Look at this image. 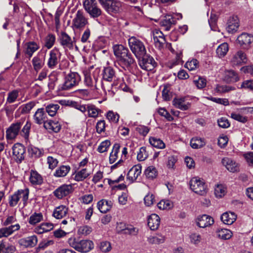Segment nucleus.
<instances>
[{"instance_id":"f257e3e1","label":"nucleus","mask_w":253,"mask_h":253,"mask_svg":"<svg viewBox=\"0 0 253 253\" xmlns=\"http://www.w3.org/2000/svg\"><path fill=\"white\" fill-rule=\"evenodd\" d=\"M113 48L118 64L125 70L132 69L135 62L128 49L122 44H116Z\"/></svg>"},{"instance_id":"f03ea898","label":"nucleus","mask_w":253,"mask_h":253,"mask_svg":"<svg viewBox=\"0 0 253 253\" xmlns=\"http://www.w3.org/2000/svg\"><path fill=\"white\" fill-rule=\"evenodd\" d=\"M29 189L25 188L20 189L15 191L8 197V204L10 207H14L17 205L21 199L23 207H24L27 205V201L29 198Z\"/></svg>"},{"instance_id":"7ed1b4c3","label":"nucleus","mask_w":253,"mask_h":253,"mask_svg":"<svg viewBox=\"0 0 253 253\" xmlns=\"http://www.w3.org/2000/svg\"><path fill=\"white\" fill-rule=\"evenodd\" d=\"M68 242L71 247L81 253H87L94 248V244L90 240L77 241L75 238L72 237L68 239Z\"/></svg>"},{"instance_id":"20e7f679","label":"nucleus","mask_w":253,"mask_h":253,"mask_svg":"<svg viewBox=\"0 0 253 253\" xmlns=\"http://www.w3.org/2000/svg\"><path fill=\"white\" fill-rule=\"evenodd\" d=\"M128 44L132 53L137 59L146 53V49L144 43L135 37H131L128 39Z\"/></svg>"},{"instance_id":"39448f33","label":"nucleus","mask_w":253,"mask_h":253,"mask_svg":"<svg viewBox=\"0 0 253 253\" xmlns=\"http://www.w3.org/2000/svg\"><path fill=\"white\" fill-rule=\"evenodd\" d=\"M81 81L80 74L75 72H70L64 78V82L60 86L61 90H69L78 85Z\"/></svg>"},{"instance_id":"423d86ee","label":"nucleus","mask_w":253,"mask_h":253,"mask_svg":"<svg viewBox=\"0 0 253 253\" xmlns=\"http://www.w3.org/2000/svg\"><path fill=\"white\" fill-rule=\"evenodd\" d=\"M83 6L91 18H97L102 14V11L96 0H84Z\"/></svg>"},{"instance_id":"0eeeda50","label":"nucleus","mask_w":253,"mask_h":253,"mask_svg":"<svg viewBox=\"0 0 253 253\" xmlns=\"http://www.w3.org/2000/svg\"><path fill=\"white\" fill-rule=\"evenodd\" d=\"M190 186L193 192L199 195L205 196L208 192V189L205 181L198 177H193L190 180Z\"/></svg>"},{"instance_id":"6e6552de","label":"nucleus","mask_w":253,"mask_h":253,"mask_svg":"<svg viewBox=\"0 0 253 253\" xmlns=\"http://www.w3.org/2000/svg\"><path fill=\"white\" fill-rule=\"evenodd\" d=\"M181 18L182 15L180 13L175 16L168 14L161 17L160 24L165 30L169 31L171 27L176 24L177 20Z\"/></svg>"},{"instance_id":"1a4fd4ad","label":"nucleus","mask_w":253,"mask_h":253,"mask_svg":"<svg viewBox=\"0 0 253 253\" xmlns=\"http://www.w3.org/2000/svg\"><path fill=\"white\" fill-rule=\"evenodd\" d=\"M25 121L24 119H21L12 123L6 131V138L8 140H12L16 138L20 131V130Z\"/></svg>"},{"instance_id":"9d476101","label":"nucleus","mask_w":253,"mask_h":253,"mask_svg":"<svg viewBox=\"0 0 253 253\" xmlns=\"http://www.w3.org/2000/svg\"><path fill=\"white\" fill-rule=\"evenodd\" d=\"M12 158L17 163L20 164L25 159L26 148L21 143H17L14 144L12 148Z\"/></svg>"},{"instance_id":"9b49d317","label":"nucleus","mask_w":253,"mask_h":253,"mask_svg":"<svg viewBox=\"0 0 253 253\" xmlns=\"http://www.w3.org/2000/svg\"><path fill=\"white\" fill-rule=\"evenodd\" d=\"M102 81L101 82V88L104 92L106 89L103 81L112 82L116 78V73L113 68L110 66L104 67L102 73Z\"/></svg>"},{"instance_id":"f8f14e48","label":"nucleus","mask_w":253,"mask_h":253,"mask_svg":"<svg viewBox=\"0 0 253 253\" xmlns=\"http://www.w3.org/2000/svg\"><path fill=\"white\" fill-rule=\"evenodd\" d=\"M139 65L143 70L146 71H152L156 66V62L154 58L149 55L144 54L140 59H138Z\"/></svg>"},{"instance_id":"ddd939ff","label":"nucleus","mask_w":253,"mask_h":253,"mask_svg":"<svg viewBox=\"0 0 253 253\" xmlns=\"http://www.w3.org/2000/svg\"><path fill=\"white\" fill-rule=\"evenodd\" d=\"M60 54L59 49L56 47L49 51L47 62V67L49 69H54L56 68L59 61Z\"/></svg>"},{"instance_id":"4468645a","label":"nucleus","mask_w":253,"mask_h":253,"mask_svg":"<svg viewBox=\"0 0 253 253\" xmlns=\"http://www.w3.org/2000/svg\"><path fill=\"white\" fill-rule=\"evenodd\" d=\"M73 191L72 184H63L54 191L53 194L58 199H62L72 193Z\"/></svg>"},{"instance_id":"2eb2a0df","label":"nucleus","mask_w":253,"mask_h":253,"mask_svg":"<svg viewBox=\"0 0 253 253\" xmlns=\"http://www.w3.org/2000/svg\"><path fill=\"white\" fill-rule=\"evenodd\" d=\"M73 39L75 40L74 38ZM58 41L64 49H73L75 41L72 40V38L66 32L62 31L60 33Z\"/></svg>"},{"instance_id":"dca6fc26","label":"nucleus","mask_w":253,"mask_h":253,"mask_svg":"<svg viewBox=\"0 0 253 253\" xmlns=\"http://www.w3.org/2000/svg\"><path fill=\"white\" fill-rule=\"evenodd\" d=\"M88 23L87 19L85 17L84 12L79 10L73 20V26L78 29L84 28Z\"/></svg>"},{"instance_id":"f3484780","label":"nucleus","mask_w":253,"mask_h":253,"mask_svg":"<svg viewBox=\"0 0 253 253\" xmlns=\"http://www.w3.org/2000/svg\"><path fill=\"white\" fill-rule=\"evenodd\" d=\"M122 2L119 0H111L104 10L109 14L112 15L120 12L121 10Z\"/></svg>"},{"instance_id":"a211bd4d","label":"nucleus","mask_w":253,"mask_h":253,"mask_svg":"<svg viewBox=\"0 0 253 253\" xmlns=\"http://www.w3.org/2000/svg\"><path fill=\"white\" fill-rule=\"evenodd\" d=\"M237 41L241 46L247 49L253 42V36L247 33H243L238 37Z\"/></svg>"},{"instance_id":"6ab92c4d","label":"nucleus","mask_w":253,"mask_h":253,"mask_svg":"<svg viewBox=\"0 0 253 253\" xmlns=\"http://www.w3.org/2000/svg\"><path fill=\"white\" fill-rule=\"evenodd\" d=\"M38 243V238L36 235H32L21 238L18 240V244L20 246L25 248H33Z\"/></svg>"},{"instance_id":"aec40b11","label":"nucleus","mask_w":253,"mask_h":253,"mask_svg":"<svg viewBox=\"0 0 253 253\" xmlns=\"http://www.w3.org/2000/svg\"><path fill=\"white\" fill-rule=\"evenodd\" d=\"M172 105L182 111H186L191 107V103L186 101L185 97L174 98L172 100Z\"/></svg>"},{"instance_id":"412c9836","label":"nucleus","mask_w":253,"mask_h":253,"mask_svg":"<svg viewBox=\"0 0 253 253\" xmlns=\"http://www.w3.org/2000/svg\"><path fill=\"white\" fill-rule=\"evenodd\" d=\"M40 48V45L34 41L28 42L25 43L24 52L29 58H31L33 54Z\"/></svg>"},{"instance_id":"4be33fe9","label":"nucleus","mask_w":253,"mask_h":253,"mask_svg":"<svg viewBox=\"0 0 253 253\" xmlns=\"http://www.w3.org/2000/svg\"><path fill=\"white\" fill-rule=\"evenodd\" d=\"M214 223L212 217L207 214L199 216L197 218V225L200 228H206Z\"/></svg>"},{"instance_id":"5701e85b","label":"nucleus","mask_w":253,"mask_h":253,"mask_svg":"<svg viewBox=\"0 0 253 253\" xmlns=\"http://www.w3.org/2000/svg\"><path fill=\"white\" fill-rule=\"evenodd\" d=\"M34 119L36 124L41 125L43 123V125H44V123L48 121L47 120L46 112L44 109H38L34 115Z\"/></svg>"},{"instance_id":"b1692460","label":"nucleus","mask_w":253,"mask_h":253,"mask_svg":"<svg viewBox=\"0 0 253 253\" xmlns=\"http://www.w3.org/2000/svg\"><path fill=\"white\" fill-rule=\"evenodd\" d=\"M246 55L241 50L238 51L231 59V62L233 66H238L247 62Z\"/></svg>"},{"instance_id":"393cba45","label":"nucleus","mask_w":253,"mask_h":253,"mask_svg":"<svg viewBox=\"0 0 253 253\" xmlns=\"http://www.w3.org/2000/svg\"><path fill=\"white\" fill-rule=\"evenodd\" d=\"M239 27V20L237 16L230 17L227 22V31L230 34L235 33Z\"/></svg>"},{"instance_id":"a878e982","label":"nucleus","mask_w":253,"mask_h":253,"mask_svg":"<svg viewBox=\"0 0 253 253\" xmlns=\"http://www.w3.org/2000/svg\"><path fill=\"white\" fill-rule=\"evenodd\" d=\"M20 226L19 224L11 225L8 227H3L0 229V239L2 237H7L12 234L15 231L20 229Z\"/></svg>"},{"instance_id":"bb28decb","label":"nucleus","mask_w":253,"mask_h":253,"mask_svg":"<svg viewBox=\"0 0 253 253\" xmlns=\"http://www.w3.org/2000/svg\"><path fill=\"white\" fill-rule=\"evenodd\" d=\"M43 127L50 133H58L61 129V125L58 121L48 120L47 122L44 123Z\"/></svg>"},{"instance_id":"cd10ccee","label":"nucleus","mask_w":253,"mask_h":253,"mask_svg":"<svg viewBox=\"0 0 253 253\" xmlns=\"http://www.w3.org/2000/svg\"><path fill=\"white\" fill-rule=\"evenodd\" d=\"M142 167L140 165L133 166L127 174V178L131 182L134 181L141 173Z\"/></svg>"},{"instance_id":"c85d7f7f","label":"nucleus","mask_w":253,"mask_h":253,"mask_svg":"<svg viewBox=\"0 0 253 253\" xmlns=\"http://www.w3.org/2000/svg\"><path fill=\"white\" fill-rule=\"evenodd\" d=\"M30 173L29 181L32 185H39L42 183V177L36 170L32 169Z\"/></svg>"},{"instance_id":"c756f323","label":"nucleus","mask_w":253,"mask_h":253,"mask_svg":"<svg viewBox=\"0 0 253 253\" xmlns=\"http://www.w3.org/2000/svg\"><path fill=\"white\" fill-rule=\"evenodd\" d=\"M160 218L156 214H152L148 218V225L152 230L157 229L160 225Z\"/></svg>"},{"instance_id":"7c9ffc66","label":"nucleus","mask_w":253,"mask_h":253,"mask_svg":"<svg viewBox=\"0 0 253 253\" xmlns=\"http://www.w3.org/2000/svg\"><path fill=\"white\" fill-rule=\"evenodd\" d=\"M68 212V207L64 205H60L54 209L52 215L57 219H61L65 217Z\"/></svg>"},{"instance_id":"2f4dec72","label":"nucleus","mask_w":253,"mask_h":253,"mask_svg":"<svg viewBox=\"0 0 253 253\" xmlns=\"http://www.w3.org/2000/svg\"><path fill=\"white\" fill-rule=\"evenodd\" d=\"M222 163L230 172H234L238 170V164L230 158L227 157L223 158Z\"/></svg>"},{"instance_id":"473e14b6","label":"nucleus","mask_w":253,"mask_h":253,"mask_svg":"<svg viewBox=\"0 0 253 253\" xmlns=\"http://www.w3.org/2000/svg\"><path fill=\"white\" fill-rule=\"evenodd\" d=\"M153 40L156 47L161 49L166 42L163 34L160 31H156L153 34Z\"/></svg>"},{"instance_id":"72a5a7b5","label":"nucleus","mask_w":253,"mask_h":253,"mask_svg":"<svg viewBox=\"0 0 253 253\" xmlns=\"http://www.w3.org/2000/svg\"><path fill=\"white\" fill-rule=\"evenodd\" d=\"M236 215L232 212H226L221 216V221L225 224L231 225L236 219Z\"/></svg>"},{"instance_id":"f704fd0d","label":"nucleus","mask_w":253,"mask_h":253,"mask_svg":"<svg viewBox=\"0 0 253 253\" xmlns=\"http://www.w3.org/2000/svg\"><path fill=\"white\" fill-rule=\"evenodd\" d=\"M112 204L111 201L102 199L97 203V208L101 212L106 213L110 210Z\"/></svg>"},{"instance_id":"c9c22d12","label":"nucleus","mask_w":253,"mask_h":253,"mask_svg":"<svg viewBox=\"0 0 253 253\" xmlns=\"http://www.w3.org/2000/svg\"><path fill=\"white\" fill-rule=\"evenodd\" d=\"M216 236L222 240H228L233 236V233L230 230L221 228L218 229L216 231Z\"/></svg>"},{"instance_id":"e433bc0d","label":"nucleus","mask_w":253,"mask_h":253,"mask_svg":"<svg viewBox=\"0 0 253 253\" xmlns=\"http://www.w3.org/2000/svg\"><path fill=\"white\" fill-rule=\"evenodd\" d=\"M34 70L38 72L44 66V61L39 55L34 56L32 60Z\"/></svg>"},{"instance_id":"4c0bfd02","label":"nucleus","mask_w":253,"mask_h":253,"mask_svg":"<svg viewBox=\"0 0 253 253\" xmlns=\"http://www.w3.org/2000/svg\"><path fill=\"white\" fill-rule=\"evenodd\" d=\"M71 168L69 166H61L58 168L54 173V176L57 177L65 176L70 171Z\"/></svg>"},{"instance_id":"58836bf2","label":"nucleus","mask_w":253,"mask_h":253,"mask_svg":"<svg viewBox=\"0 0 253 253\" xmlns=\"http://www.w3.org/2000/svg\"><path fill=\"white\" fill-rule=\"evenodd\" d=\"M88 116L91 118H96L101 113V110L97 108L94 105L91 104H87Z\"/></svg>"},{"instance_id":"ea45409f","label":"nucleus","mask_w":253,"mask_h":253,"mask_svg":"<svg viewBox=\"0 0 253 253\" xmlns=\"http://www.w3.org/2000/svg\"><path fill=\"white\" fill-rule=\"evenodd\" d=\"M149 140L150 144L156 148L164 149L166 147L165 143L160 138L155 137H150Z\"/></svg>"},{"instance_id":"a19ab883","label":"nucleus","mask_w":253,"mask_h":253,"mask_svg":"<svg viewBox=\"0 0 253 253\" xmlns=\"http://www.w3.org/2000/svg\"><path fill=\"white\" fill-rule=\"evenodd\" d=\"M228 50V44L226 42H224L218 46L216 49V52L218 57L222 58L225 56Z\"/></svg>"},{"instance_id":"79ce46f5","label":"nucleus","mask_w":253,"mask_h":253,"mask_svg":"<svg viewBox=\"0 0 253 253\" xmlns=\"http://www.w3.org/2000/svg\"><path fill=\"white\" fill-rule=\"evenodd\" d=\"M43 220V215L41 212H34L29 217L28 222L31 225H35Z\"/></svg>"},{"instance_id":"37998d69","label":"nucleus","mask_w":253,"mask_h":253,"mask_svg":"<svg viewBox=\"0 0 253 253\" xmlns=\"http://www.w3.org/2000/svg\"><path fill=\"white\" fill-rule=\"evenodd\" d=\"M31 125L32 123L31 122L27 120L20 131L21 135L26 140L29 139Z\"/></svg>"},{"instance_id":"c03bdc74","label":"nucleus","mask_w":253,"mask_h":253,"mask_svg":"<svg viewBox=\"0 0 253 253\" xmlns=\"http://www.w3.org/2000/svg\"><path fill=\"white\" fill-rule=\"evenodd\" d=\"M206 144L204 139L199 137H194L190 141V145L194 149L200 148Z\"/></svg>"},{"instance_id":"a18cd8bd","label":"nucleus","mask_w":253,"mask_h":253,"mask_svg":"<svg viewBox=\"0 0 253 253\" xmlns=\"http://www.w3.org/2000/svg\"><path fill=\"white\" fill-rule=\"evenodd\" d=\"M60 106L58 104L51 103L45 106V111L49 116L53 117L56 114Z\"/></svg>"},{"instance_id":"49530a36","label":"nucleus","mask_w":253,"mask_h":253,"mask_svg":"<svg viewBox=\"0 0 253 253\" xmlns=\"http://www.w3.org/2000/svg\"><path fill=\"white\" fill-rule=\"evenodd\" d=\"M120 146L118 143H115L112 149V151L110 154L109 162L110 164L114 163L118 158V154L119 152Z\"/></svg>"},{"instance_id":"de8ad7c7","label":"nucleus","mask_w":253,"mask_h":253,"mask_svg":"<svg viewBox=\"0 0 253 253\" xmlns=\"http://www.w3.org/2000/svg\"><path fill=\"white\" fill-rule=\"evenodd\" d=\"M28 152L31 157L39 158L43 155L42 150L32 146L28 147Z\"/></svg>"},{"instance_id":"09e8293b","label":"nucleus","mask_w":253,"mask_h":253,"mask_svg":"<svg viewBox=\"0 0 253 253\" xmlns=\"http://www.w3.org/2000/svg\"><path fill=\"white\" fill-rule=\"evenodd\" d=\"M55 36L52 34H49L45 38L44 46L48 49L51 48L55 42Z\"/></svg>"},{"instance_id":"8fccbe9b","label":"nucleus","mask_w":253,"mask_h":253,"mask_svg":"<svg viewBox=\"0 0 253 253\" xmlns=\"http://www.w3.org/2000/svg\"><path fill=\"white\" fill-rule=\"evenodd\" d=\"M19 96V91L17 90H13L7 94L6 104L14 102Z\"/></svg>"},{"instance_id":"3c124183","label":"nucleus","mask_w":253,"mask_h":253,"mask_svg":"<svg viewBox=\"0 0 253 253\" xmlns=\"http://www.w3.org/2000/svg\"><path fill=\"white\" fill-rule=\"evenodd\" d=\"M145 174L147 178L153 179L157 176V171L154 166H149L145 169Z\"/></svg>"},{"instance_id":"603ef678","label":"nucleus","mask_w":253,"mask_h":253,"mask_svg":"<svg viewBox=\"0 0 253 253\" xmlns=\"http://www.w3.org/2000/svg\"><path fill=\"white\" fill-rule=\"evenodd\" d=\"M35 103L33 102H29L26 104L21 105L19 110L22 114H26L29 113L32 108L34 107Z\"/></svg>"},{"instance_id":"864d4df0","label":"nucleus","mask_w":253,"mask_h":253,"mask_svg":"<svg viewBox=\"0 0 253 253\" xmlns=\"http://www.w3.org/2000/svg\"><path fill=\"white\" fill-rule=\"evenodd\" d=\"M89 175L86 169H84L78 171L74 177V179L77 181H81L84 180Z\"/></svg>"},{"instance_id":"5fc2aeb1","label":"nucleus","mask_w":253,"mask_h":253,"mask_svg":"<svg viewBox=\"0 0 253 253\" xmlns=\"http://www.w3.org/2000/svg\"><path fill=\"white\" fill-rule=\"evenodd\" d=\"M157 206L160 210L170 209L172 207L173 204L169 200H162L158 203Z\"/></svg>"},{"instance_id":"6e6d98bb","label":"nucleus","mask_w":253,"mask_h":253,"mask_svg":"<svg viewBox=\"0 0 253 253\" xmlns=\"http://www.w3.org/2000/svg\"><path fill=\"white\" fill-rule=\"evenodd\" d=\"M199 66V62L196 59H192L188 61L185 65V67L189 70H194Z\"/></svg>"},{"instance_id":"4d7b16f0","label":"nucleus","mask_w":253,"mask_h":253,"mask_svg":"<svg viewBox=\"0 0 253 253\" xmlns=\"http://www.w3.org/2000/svg\"><path fill=\"white\" fill-rule=\"evenodd\" d=\"M111 145V142L109 140H106L104 141H102L98 146L97 148V151L99 153H103L106 152L108 150V149Z\"/></svg>"},{"instance_id":"13d9d810","label":"nucleus","mask_w":253,"mask_h":253,"mask_svg":"<svg viewBox=\"0 0 253 253\" xmlns=\"http://www.w3.org/2000/svg\"><path fill=\"white\" fill-rule=\"evenodd\" d=\"M193 82L199 89H202L204 88L207 84L206 79L202 77H199L198 79L197 80H194Z\"/></svg>"},{"instance_id":"bf43d9fd","label":"nucleus","mask_w":253,"mask_h":253,"mask_svg":"<svg viewBox=\"0 0 253 253\" xmlns=\"http://www.w3.org/2000/svg\"><path fill=\"white\" fill-rule=\"evenodd\" d=\"M148 156L146 152V148L145 147H142L140 148L139 151L137 154V158L139 161H144Z\"/></svg>"},{"instance_id":"052dcab7","label":"nucleus","mask_w":253,"mask_h":253,"mask_svg":"<svg viewBox=\"0 0 253 253\" xmlns=\"http://www.w3.org/2000/svg\"><path fill=\"white\" fill-rule=\"evenodd\" d=\"M147 241L151 244H159L164 242V238L162 236H150L148 238Z\"/></svg>"},{"instance_id":"680f3d73","label":"nucleus","mask_w":253,"mask_h":253,"mask_svg":"<svg viewBox=\"0 0 253 253\" xmlns=\"http://www.w3.org/2000/svg\"><path fill=\"white\" fill-rule=\"evenodd\" d=\"M214 193L216 197L221 198L225 194V189L222 185H217L214 189Z\"/></svg>"},{"instance_id":"e2e57ef3","label":"nucleus","mask_w":253,"mask_h":253,"mask_svg":"<svg viewBox=\"0 0 253 253\" xmlns=\"http://www.w3.org/2000/svg\"><path fill=\"white\" fill-rule=\"evenodd\" d=\"M231 117L233 119L242 123H245L248 121V118L247 117L235 113H232L231 114Z\"/></svg>"},{"instance_id":"0e129e2a","label":"nucleus","mask_w":253,"mask_h":253,"mask_svg":"<svg viewBox=\"0 0 253 253\" xmlns=\"http://www.w3.org/2000/svg\"><path fill=\"white\" fill-rule=\"evenodd\" d=\"M106 127V123L104 120L98 121L96 125V132L101 134L102 132H104Z\"/></svg>"},{"instance_id":"69168bd1","label":"nucleus","mask_w":253,"mask_h":253,"mask_svg":"<svg viewBox=\"0 0 253 253\" xmlns=\"http://www.w3.org/2000/svg\"><path fill=\"white\" fill-rule=\"evenodd\" d=\"M190 242L192 244L197 245H198L202 239L201 236L197 233H192L190 235Z\"/></svg>"},{"instance_id":"338daca9","label":"nucleus","mask_w":253,"mask_h":253,"mask_svg":"<svg viewBox=\"0 0 253 253\" xmlns=\"http://www.w3.org/2000/svg\"><path fill=\"white\" fill-rule=\"evenodd\" d=\"M158 112L160 115L164 117L169 121H171L173 119L170 114L164 108L159 109Z\"/></svg>"},{"instance_id":"774afa93","label":"nucleus","mask_w":253,"mask_h":253,"mask_svg":"<svg viewBox=\"0 0 253 253\" xmlns=\"http://www.w3.org/2000/svg\"><path fill=\"white\" fill-rule=\"evenodd\" d=\"M241 88L253 91V80H247L244 81L241 85Z\"/></svg>"}]
</instances>
